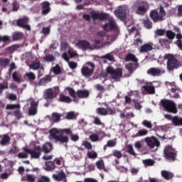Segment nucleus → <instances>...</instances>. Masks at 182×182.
<instances>
[{
	"label": "nucleus",
	"mask_w": 182,
	"mask_h": 182,
	"mask_svg": "<svg viewBox=\"0 0 182 182\" xmlns=\"http://www.w3.org/2000/svg\"><path fill=\"white\" fill-rule=\"evenodd\" d=\"M94 70L95 64L93 63H87L82 66L81 73L83 76L89 77V76H92Z\"/></svg>",
	"instance_id": "8"
},
{
	"label": "nucleus",
	"mask_w": 182,
	"mask_h": 182,
	"mask_svg": "<svg viewBox=\"0 0 182 182\" xmlns=\"http://www.w3.org/2000/svg\"><path fill=\"white\" fill-rule=\"evenodd\" d=\"M96 166L99 170H103V168H105V162H103L102 160L97 161Z\"/></svg>",
	"instance_id": "48"
},
{
	"label": "nucleus",
	"mask_w": 182,
	"mask_h": 182,
	"mask_svg": "<svg viewBox=\"0 0 182 182\" xmlns=\"http://www.w3.org/2000/svg\"><path fill=\"white\" fill-rule=\"evenodd\" d=\"M144 25L146 29H151L153 28V24L149 19L144 21Z\"/></svg>",
	"instance_id": "46"
},
{
	"label": "nucleus",
	"mask_w": 182,
	"mask_h": 182,
	"mask_svg": "<svg viewBox=\"0 0 182 182\" xmlns=\"http://www.w3.org/2000/svg\"><path fill=\"white\" fill-rule=\"evenodd\" d=\"M51 70L55 73V75H59V73H60V67L57 65L53 68Z\"/></svg>",
	"instance_id": "58"
},
{
	"label": "nucleus",
	"mask_w": 182,
	"mask_h": 182,
	"mask_svg": "<svg viewBox=\"0 0 182 182\" xmlns=\"http://www.w3.org/2000/svg\"><path fill=\"white\" fill-rule=\"evenodd\" d=\"M23 35L21 33H13L12 38L14 41H19V39H22Z\"/></svg>",
	"instance_id": "44"
},
{
	"label": "nucleus",
	"mask_w": 182,
	"mask_h": 182,
	"mask_svg": "<svg viewBox=\"0 0 182 182\" xmlns=\"http://www.w3.org/2000/svg\"><path fill=\"white\" fill-rule=\"evenodd\" d=\"M161 105L166 112H169V113H173V114L177 113V107L176 106V103L173 101L162 100H161Z\"/></svg>",
	"instance_id": "5"
},
{
	"label": "nucleus",
	"mask_w": 182,
	"mask_h": 182,
	"mask_svg": "<svg viewBox=\"0 0 182 182\" xmlns=\"http://www.w3.org/2000/svg\"><path fill=\"white\" fill-rule=\"evenodd\" d=\"M89 159H97V153L95 151H90L87 152Z\"/></svg>",
	"instance_id": "45"
},
{
	"label": "nucleus",
	"mask_w": 182,
	"mask_h": 182,
	"mask_svg": "<svg viewBox=\"0 0 182 182\" xmlns=\"http://www.w3.org/2000/svg\"><path fill=\"white\" fill-rule=\"evenodd\" d=\"M0 144L1 146H6L9 143V136L8 135L0 136Z\"/></svg>",
	"instance_id": "26"
},
{
	"label": "nucleus",
	"mask_w": 182,
	"mask_h": 182,
	"mask_svg": "<svg viewBox=\"0 0 182 182\" xmlns=\"http://www.w3.org/2000/svg\"><path fill=\"white\" fill-rule=\"evenodd\" d=\"M164 153L166 160H174V159H176V150H174L171 146H166Z\"/></svg>",
	"instance_id": "10"
},
{
	"label": "nucleus",
	"mask_w": 182,
	"mask_h": 182,
	"mask_svg": "<svg viewBox=\"0 0 182 182\" xmlns=\"http://www.w3.org/2000/svg\"><path fill=\"white\" fill-rule=\"evenodd\" d=\"M29 68L33 70H38V69H40V70L43 72V68H41V64L39 63H33L31 65H29Z\"/></svg>",
	"instance_id": "29"
},
{
	"label": "nucleus",
	"mask_w": 182,
	"mask_h": 182,
	"mask_svg": "<svg viewBox=\"0 0 182 182\" xmlns=\"http://www.w3.org/2000/svg\"><path fill=\"white\" fill-rule=\"evenodd\" d=\"M127 11V6H119L118 9L114 11L116 16L120 19V21H124L126 19V12Z\"/></svg>",
	"instance_id": "11"
},
{
	"label": "nucleus",
	"mask_w": 182,
	"mask_h": 182,
	"mask_svg": "<svg viewBox=\"0 0 182 182\" xmlns=\"http://www.w3.org/2000/svg\"><path fill=\"white\" fill-rule=\"evenodd\" d=\"M150 50H153V43H145L139 48V52H141V53L150 52Z\"/></svg>",
	"instance_id": "20"
},
{
	"label": "nucleus",
	"mask_w": 182,
	"mask_h": 182,
	"mask_svg": "<svg viewBox=\"0 0 182 182\" xmlns=\"http://www.w3.org/2000/svg\"><path fill=\"white\" fill-rule=\"evenodd\" d=\"M82 146H84V147H85V149H87L88 150H90V149H92V144L87 141H82Z\"/></svg>",
	"instance_id": "55"
},
{
	"label": "nucleus",
	"mask_w": 182,
	"mask_h": 182,
	"mask_svg": "<svg viewBox=\"0 0 182 182\" xmlns=\"http://www.w3.org/2000/svg\"><path fill=\"white\" fill-rule=\"evenodd\" d=\"M14 114L15 117H16L17 119H22V117H23L22 113H21V111H19V110H16L14 112Z\"/></svg>",
	"instance_id": "62"
},
{
	"label": "nucleus",
	"mask_w": 182,
	"mask_h": 182,
	"mask_svg": "<svg viewBox=\"0 0 182 182\" xmlns=\"http://www.w3.org/2000/svg\"><path fill=\"white\" fill-rule=\"evenodd\" d=\"M50 180L49 179V178H48V176H41V180L38 181V182H50Z\"/></svg>",
	"instance_id": "64"
},
{
	"label": "nucleus",
	"mask_w": 182,
	"mask_h": 182,
	"mask_svg": "<svg viewBox=\"0 0 182 182\" xmlns=\"http://www.w3.org/2000/svg\"><path fill=\"white\" fill-rule=\"evenodd\" d=\"M102 18H107V19L105 20V24L103 26V29L109 32V31H112V29H117V24L109 14H101Z\"/></svg>",
	"instance_id": "3"
},
{
	"label": "nucleus",
	"mask_w": 182,
	"mask_h": 182,
	"mask_svg": "<svg viewBox=\"0 0 182 182\" xmlns=\"http://www.w3.org/2000/svg\"><path fill=\"white\" fill-rule=\"evenodd\" d=\"M50 139H54L55 141H60L62 144L68 143L69 141V136L60 135V132H56L53 131V129L49 131Z\"/></svg>",
	"instance_id": "6"
},
{
	"label": "nucleus",
	"mask_w": 182,
	"mask_h": 182,
	"mask_svg": "<svg viewBox=\"0 0 182 182\" xmlns=\"http://www.w3.org/2000/svg\"><path fill=\"white\" fill-rule=\"evenodd\" d=\"M150 16L154 22H161V21H164V18H166V11H164L163 7H160L159 11L156 10L151 11Z\"/></svg>",
	"instance_id": "4"
},
{
	"label": "nucleus",
	"mask_w": 182,
	"mask_h": 182,
	"mask_svg": "<svg viewBox=\"0 0 182 182\" xmlns=\"http://www.w3.org/2000/svg\"><path fill=\"white\" fill-rule=\"evenodd\" d=\"M90 139L91 140V141H100V140H102V139H100L99 137V135H97V134H92L91 135H90Z\"/></svg>",
	"instance_id": "39"
},
{
	"label": "nucleus",
	"mask_w": 182,
	"mask_h": 182,
	"mask_svg": "<svg viewBox=\"0 0 182 182\" xmlns=\"http://www.w3.org/2000/svg\"><path fill=\"white\" fill-rule=\"evenodd\" d=\"M59 100L60 102H64L65 103H70V102H72V100H70V97L63 95H60Z\"/></svg>",
	"instance_id": "34"
},
{
	"label": "nucleus",
	"mask_w": 182,
	"mask_h": 182,
	"mask_svg": "<svg viewBox=\"0 0 182 182\" xmlns=\"http://www.w3.org/2000/svg\"><path fill=\"white\" fill-rule=\"evenodd\" d=\"M166 36L168 39H173L176 36V34L173 31H168L166 32Z\"/></svg>",
	"instance_id": "61"
},
{
	"label": "nucleus",
	"mask_w": 182,
	"mask_h": 182,
	"mask_svg": "<svg viewBox=\"0 0 182 182\" xmlns=\"http://www.w3.org/2000/svg\"><path fill=\"white\" fill-rule=\"evenodd\" d=\"M65 90L68 92L69 95L72 96V97H74L73 102H77V100L75 98V96L76 95V93L75 92V90L70 87L65 88Z\"/></svg>",
	"instance_id": "38"
},
{
	"label": "nucleus",
	"mask_w": 182,
	"mask_h": 182,
	"mask_svg": "<svg viewBox=\"0 0 182 182\" xmlns=\"http://www.w3.org/2000/svg\"><path fill=\"white\" fill-rule=\"evenodd\" d=\"M144 166H153L154 164V161L151 159H145L143 161Z\"/></svg>",
	"instance_id": "51"
},
{
	"label": "nucleus",
	"mask_w": 182,
	"mask_h": 182,
	"mask_svg": "<svg viewBox=\"0 0 182 182\" xmlns=\"http://www.w3.org/2000/svg\"><path fill=\"white\" fill-rule=\"evenodd\" d=\"M42 33H43V35H49V33H50V28H49V27L43 28Z\"/></svg>",
	"instance_id": "63"
},
{
	"label": "nucleus",
	"mask_w": 182,
	"mask_h": 182,
	"mask_svg": "<svg viewBox=\"0 0 182 182\" xmlns=\"http://www.w3.org/2000/svg\"><path fill=\"white\" fill-rule=\"evenodd\" d=\"M76 48L78 49H82V50H92V44L87 41L82 40L79 41L77 43H75Z\"/></svg>",
	"instance_id": "12"
},
{
	"label": "nucleus",
	"mask_w": 182,
	"mask_h": 182,
	"mask_svg": "<svg viewBox=\"0 0 182 182\" xmlns=\"http://www.w3.org/2000/svg\"><path fill=\"white\" fill-rule=\"evenodd\" d=\"M9 63V60L6 58H0V66H6Z\"/></svg>",
	"instance_id": "53"
},
{
	"label": "nucleus",
	"mask_w": 182,
	"mask_h": 182,
	"mask_svg": "<svg viewBox=\"0 0 182 182\" xmlns=\"http://www.w3.org/2000/svg\"><path fill=\"white\" fill-rule=\"evenodd\" d=\"M31 146H33V149L24 147L23 150L25 152L18 153L17 157H18V159H28V154H31V159H39L41 150V146H39V145H38V143L36 142H32Z\"/></svg>",
	"instance_id": "1"
},
{
	"label": "nucleus",
	"mask_w": 182,
	"mask_h": 182,
	"mask_svg": "<svg viewBox=\"0 0 182 182\" xmlns=\"http://www.w3.org/2000/svg\"><path fill=\"white\" fill-rule=\"evenodd\" d=\"M145 142L150 149H154V147L160 146V141L154 136L145 138Z\"/></svg>",
	"instance_id": "13"
},
{
	"label": "nucleus",
	"mask_w": 182,
	"mask_h": 182,
	"mask_svg": "<svg viewBox=\"0 0 182 182\" xmlns=\"http://www.w3.org/2000/svg\"><path fill=\"white\" fill-rule=\"evenodd\" d=\"M128 153L129 154H132V156H136V152L134 151V149H133V145L129 144L127 146Z\"/></svg>",
	"instance_id": "49"
},
{
	"label": "nucleus",
	"mask_w": 182,
	"mask_h": 182,
	"mask_svg": "<svg viewBox=\"0 0 182 182\" xmlns=\"http://www.w3.org/2000/svg\"><path fill=\"white\" fill-rule=\"evenodd\" d=\"M143 89L146 90L148 93H150L151 95H153L154 93V86L153 85H145L143 86Z\"/></svg>",
	"instance_id": "33"
},
{
	"label": "nucleus",
	"mask_w": 182,
	"mask_h": 182,
	"mask_svg": "<svg viewBox=\"0 0 182 182\" xmlns=\"http://www.w3.org/2000/svg\"><path fill=\"white\" fill-rule=\"evenodd\" d=\"M66 50H68V53H64L62 55L63 59L66 60V62H69V59H70V58H75V56H77V53L73 48H70L69 45L67 43H62L60 51L66 52Z\"/></svg>",
	"instance_id": "2"
},
{
	"label": "nucleus",
	"mask_w": 182,
	"mask_h": 182,
	"mask_svg": "<svg viewBox=\"0 0 182 182\" xmlns=\"http://www.w3.org/2000/svg\"><path fill=\"white\" fill-rule=\"evenodd\" d=\"M43 60L46 62H53V60H55V57L52 55H47L44 56Z\"/></svg>",
	"instance_id": "50"
},
{
	"label": "nucleus",
	"mask_w": 182,
	"mask_h": 182,
	"mask_svg": "<svg viewBox=\"0 0 182 182\" xmlns=\"http://www.w3.org/2000/svg\"><path fill=\"white\" fill-rule=\"evenodd\" d=\"M52 80V77L50 75H46L42 79L40 80L38 85L40 86H43V85H46V83H49Z\"/></svg>",
	"instance_id": "25"
},
{
	"label": "nucleus",
	"mask_w": 182,
	"mask_h": 182,
	"mask_svg": "<svg viewBox=\"0 0 182 182\" xmlns=\"http://www.w3.org/2000/svg\"><path fill=\"white\" fill-rule=\"evenodd\" d=\"M18 26L26 28L27 31H31V26L28 25V18H21L17 21Z\"/></svg>",
	"instance_id": "17"
},
{
	"label": "nucleus",
	"mask_w": 182,
	"mask_h": 182,
	"mask_svg": "<svg viewBox=\"0 0 182 182\" xmlns=\"http://www.w3.org/2000/svg\"><path fill=\"white\" fill-rule=\"evenodd\" d=\"M173 126H182V117H174L171 119Z\"/></svg>",
	"instance_id": "27"
},
{
	"label": "nucleus",
	"mask_w": 182,
	"mask_h": 182,
	"mask_svg": "<svg viewBox=\"0 0 182 182\" xmlns=\"http://www.w3.org/2000/svg\"><path fill=\"white\" fill-rule=\"evenodd\" d=\"M96 112L97 114H100L101 116H107V114H109L111 116H113L114 114V111L112 109V108H103L100 107L96 109Z\"/></svg>",
	"instance_id": "15"
},
{
	"label": "nucleus",
	"mask_w": 182,
	"mask_h": 182,
	"mask_svg": "<svg viewBox=\"0 0 182 182\" xmlns=\"http://www.w3.org/2000/svg\"><path fill=\"white\" fill-rule=\"evenodd\" d=\"M38 113V102L32 101L31 102V107L28 109V114L30 116H35Z\"/></svg>",
	"instance_id": "19"
},
{
	"label": "nucleus",
	"mask_w": 182,
	"mask_h": 182,
	"mask_svg": "<svg viewBox=\"0 0 182 182\" xmlns=\"http://www.w3.org/2000/svg\"><path fill=\"white\" fill-rule=\"evenodd\" d=\"M165 70L164 69L151 68L147 70L148 75L150 76H160L165 73Z\"/></svg>",
	"instance_id": "16"
},
{
	"label": "nucleus",
	"mask_w": 182,
	"mask_h": 182,
	"mask_svg": "<svg viewBox=\"0 0 182 182\" xmlns=\"http://www.w3.org/2000/svg\"><path fill=\"white\" fill-rule=\"evenodd\" d=\"M155 33L157 35V36H163L166 33V31L164 29H158L155 31Z\"/></svg>",
	"instance_id": "56"
},
{
	"label": "nucleus",
	"mask_w": 182,
	"mask_h": 182,
	"mask_svg": "<svg viewBox=\"0 0 182 182\" xmlns=\"http://www.w3.org/2000/svg\"><path fill=\"white\" fill-rule=\"evenodd\" d=\"M52 149H53V146L50 143H46L43 146V151H44V153H50Z\"/></svg>",
	"instance_id": "31"
},
{
	"label": "nucleus",
	"mask_w": 182,
	"mask_h": 182,
	"mask_svg": "<svg viewBox=\"0 0 182 182\" xmlns=\"http://www.w3.org/2000/svg\"><path fill=\"white\" fill-rule=\"evenodd\" d=\"M107 73L114 79L116 81L119 80L122 77V69L117 68L116 70L113 69V67L109 66L107 68Z\"/></svg>",
	"instance_id": "9"
},
{
	"label": "nucleus",
	"mask_w": 182,
	"mask_h": 182,
	"mask_svg": "<svg viewBox=\"0 0 182 182\" xmlns=\"http://www.w3.org/2000/svg\"><path fill=\"white\" fill-rule=\"evenodd\" d=\"M53 132H56L58 133H60L61 134H64V133H65V134H72V129H56V128H53Z\"/></svg>",
	"instance_id": "23"
},
{
	"label": "nucleus",
	"mask_w": 182,
	"mask_h": 182,
	"mask_svg": "<svg viewBox=\"0 0 182 182\" xmlns=\"http://www.w3.org/2000/svg\"><path fill=\"white\" fill-rule=\"evenodd\" d=\"M53 178L56 181H62V180H64V182H66V174H65V172L60 171L58 174H53Z\"/></svg>",
	"instance_id": "21"
},
{
	"label": "nucleus",
	"mask_w": 182,
	"mask_h": 182,
	"mask_svg": "<svg viewBox=\"0 0 182 182\" xmlns=\"http://www.w3.org/2000/svg\"><path fill=\"white\" fill-rule=\"evenodd\" d=\"M112 155L114 157H116V159H122L123 154H122V151L117 150V149H114L112 151Z\"/></svg>",
	"instance_id": "37"
},
{
	"label": "nucleus",
	"mask_w": 182,
	"mask_h": 182,
	"mask_svg": "<svg viewBox=\"0 0 182 182\" xmlns=\"http://www.w3.org/2000/svg\"><path fill=\"white\" fill-rule=\"evenodd\" d=\"M46 170L48 171H50V170H55V165L53 164V162H46Z\"/></svg>",
	"instance_id": "35"
},
{
	"label": "nucleus",
	"mask_w": 182,
	"mask_h": 182,
	"mask_svg": "<svg viewBox=\"0 0 182 182\" xmlns=\"http://www.w3.org/2000/svg\"><path fill=\"white\" fill-rule=\"evenodd\" d=\"M70 138L72 141H77L79 140V135L71 134Z\"/></svg>",
	"instance_id": "59"
},
{
	"label": "nucleus",
	"mask_w": 182,
	"mask_h": 182,
	"mask_svg": "<svg viewBox=\"0 0 182 182\" xmlns=\"http://www.w3.org/2000/svg\"><path fill=\"white\" fill-rule=\"evenodd\" d=\"M164 58L167 61V69L169 70H173V69H176L178 67V61L176 59V57L173 54H166Z\"/></svg>",
	"instance_id": "7"
},
{
	"label": "nucleus",
	"mask_w": 182,
	"mask_h": 182,
	"mask_svg": "<svg viewBox=\"0 0 182 182\" xmlns=\"http://www.w3.org/2000/svg\"><path fill=\"white\" fill-rule=\"evenodd\" d=\"M147 133H149V132H147V129H141L136 134V137H140V136H147Z\"/></svg>",
	"instance_id": "47"
},
{
	"label": "nucleus",
	"mask_w": 182,
	"mask_h": 182,
	"mask_svg": "<svg viewBox=\"0 0 182 182\" xmlns=\"http://www.w3.org/2000/svg\"><path fill=\"white\" fill-rule=\"evenodd\" d=\"M52 120L54 122V123H58V122L60 121V114L53 112V117H52Z\"/></svg>",
	"instance_id": "36"
},
{
	"label": "nucleus",
	"mask_w": 182,
	"mask_h": 182,
	"mask_svg": "<svg viewBox=\"0 0 182 182\" xmlns=\"http://www.w3.org/2000/svg\"><path fill=\"white\" fill-rule=\"evenodd\" d=\"M43 96L45 99H54V97L58 96V89L56 88L47 89L45 91Z\"/></svg>",
	"instance_id": "14"
},
{
	"label": "nucleus",
	"mask_w": 182,
	"mask_h": 182,
	"mask_svg": "<svg viewBox=\"0 0 182 182\" xmlns=\"http://www.w3.org/2000/svg\"><path fill=\"white\" fill-rule=\"evenodd\" d=\"M169 85H171V86H173L171 89V91L172 92V93H176V95H175V97H178V95H177V93H178V92L180 91L179 88H177V87H176L174 85V82L172 83H169Z\"/></svg>",
	"instance_id": "42"
},
{
	"label": "nucleus",
	"mask_w": 182,
	"mask_h": 182,
	"mask_svg": "<svg viewBox=\"0 0 182 182\" xmlns=\"http://www.w3.org/2000/svg\"><path fill=\"white\" fill-rule=\"evenodd\" d=\"M12 77L14 82H17L18 83H19V82H21V80L22 79V75H21V74H18V73H14L12 75Z\"/></svg>",
	"instance_id": "40"
},
{
	"label": "nucleus",
	"mask_w": 182,
	"mask_h": 182,
	"mask_svg": "<svg viewBox=\"0 0 182 182\" xmlns=\"http://www.w3.org/2000/svg\"><path fill=\"white\" fill-rule=\"evenodd\" d=\"M134 103V107L136 110H141V107H143V106H141V105H140L139 102H137L136 101V100H133Z\"/></svg>",
	"instance_id": "60"
},
{
	"label": "nucleus",
	"mask_w": 182,
	"mask_h": 182,
	"mask_svg": "<svg viewBox=\"0 0 182 182\" xmlns=\"http://www.w3.org/2000/svg\"><path fill=\"white\" fill-rule=\"evenodd\" d=\"M147 11H149V4L145 3L137 7L136 14L138 15H144L147 12Z\"/></svg>",
	"instance_id": "18"
},
{
	"label": "nucleus",
	"mask_w": 182,
	"mask_h": 182,
	"mask_svg": "<svg viewBox=\"0 0 182 182\" xmlns=\"http://www.w3.org/2000/svg\"><path fill=\"white\" fill-rule=\"evenodd\" d=\"M26 178L28 182H34L36 180L35 176L31 174L26 175Z\"/></svg>",
	"instance_id": "57"
},
{
	"label": "nucleus",
	"mask_w": 182,
	"mask_h": 182,
	"mask_svg": "<svg viewBox=\"0 0 182 182\" xmlns=\"http://www.w3.org/2000/svg\"><path fill=\"white\" fill-rule=\"evenodd\" d=\"M117 143V141H116V139L109 140L107 141V146H108V147H114Z\"/></svg>",
	"instance_id": "54"
},
{
	"label": "nucleus",
	"mask_w": 182,
	"mask_h": 182,
	"mask_svg": "<svg viewBox=\"0 0 182 182\" xmlns=\"http://www.w3.org/2000/svg\"><path fill=\"white\" fill-rule=\"evenodd\" d=\"M144 127H146L147 129H152L153 128V124H151V122L149 120H144L141 123Z\"/></svg>",
	"instance_id": "43"
},
{
	"label": "nucleus",
	"mask_w": 182,
	"mask_h": 182,
	"mask_svg": "<svg viewBox=\"0 0 182 182\" xmlns=\"http://www.w3.org/2000/svg\"><path fill=\"white\" fill-rule=\"evenodd\" d=\"M50 5V4L48 1H44L42 3V12L43 15H46L50 11V8L49 7Z\"/></svg>",
	"instance_id": "22"
},
{
	"label": "nucleus",
	"mask_w": 182,
	"mask_h": 182,
	"mask_svg": "<svg viewBox=\"0 0 182 182\" xmlns=\"http://www.w3.org/2000/svg\"><path fill=\"white\" fill-rule=\"evenodd\" d=\"M78 97H82L85 99L89 96V91L84 90H78L77 92Z\"/></svg>",
	"instance_id": "28"
},
{
	"label": "nucleus",
	"mask_w": 182,
	"mask_h": 182,
	"mask_svg": "<svg viewBox=\"0 0 182 182\" xmlns=\"http://www.w3.org/2000/svg\"><path fill=\"white\" fill-rule=\"evenodd\" d=\"M103 46H105V44L98 39H96L95 43L92 44V50H95V49H100V48H103Z\"/></svg>",
	"instance_id": "24"
},
{
	"label": "nucleus",
	"mask_w": 182,
	"mask_h": 182,
	"mask_svg": "<svg viewBox=\"0 0 182 182\" xmlns=\"http://www.w3.org/2000/svg\"><path fill=\"white\" fill-rule=\"evenodd\" d=\"M125 60H127V62H129L130 60H132V62H137V58H136V55L133 54H128L125 58Z\"/></svg>",
	"instance_id": "41"
},
{
	"label": "nucleus",
	"mask_w": 182,
	"mask_h": 182,
	"mask_svg": "<svg viewBox=\"0 0 182 182\" xmlns=\"http://www.w3.org/2000/svg\"><path fill=\"white\" fill-rule=\"evenodd\" d=\"M161 176L166 180H170V178H173V173L171 172H168L167 171H162Z\"/></svg>",
	"instance_id": "30"
},
{
	"label": "nucleus",
	"mask_w": 182,
	"mask_h": 182,
	"mask_svg": "<svg viewBox=\"0 0 182 182\" xmlns=\"http://www.w3.org/2000/svg\"><path fill=\"white\" fill-rule=\"evenodd\" d=\"M14 109H21L19 104H8L6 105V110H14Z\"/></svg>",
	"instance_id": "32"
},
{
	"label": "nucleus",
	"mask_w": 182,
	"mask_h": 182,
	"mask_svg": "<svg viewBox=\"0 0 182 182\" xmlns=\"http://www.w3.org/2000/svg\"><path fill=\"white\" fill-rule=\"evenodd\" d=\"M26 76L28 77L29 80H33L36 77L33 73H26Z\"/></svg>",
	"instance_id": "52"
}]
</instances>
